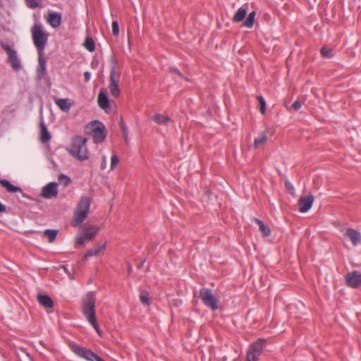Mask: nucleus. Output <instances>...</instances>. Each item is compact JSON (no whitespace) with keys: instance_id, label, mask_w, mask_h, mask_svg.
I'll return each instance as SVG.
<instances>
[{"instance_id":"nucleus-1","label":"nucleus","mask_w":361,"mask_h":361,"mask_svg":"<svg viewBox=\"0 0 361 361\" xmlns=\"http://www.w3.org/2000/svg\"><path fill=\"white\" fill-rule=\"evenodd\" d=\"M96 294L91 291L86 294L82 300V314L87 321L92 325L97 333L101 336L102 331L97 323L95 312Z\"/></svg>"},{"instance_id":"nucleus-2","label":"nucleus","mask_w":361,"mask_h":361,"mask_svg":"<svg viewBox=\"0 0 361 361\" xmlns=\"http://www.w3.org/2000/svg\"><path fill=\"white\" fill-rule=\"evenodd\" d=\"M91 200L87 196H82L75 209L72 226L74 227L80 226L87 219L90 212Z\"/></svg>"},{"instance_id":"nucleus-3","label":"nucleus","mask_w":361,"mask_h":361,"mask_svg":"<svg viewBox=\"0 0 361 361\" xmlns=\"http://www.w3.org/2000/svg\"><path fill=\"white\" fill-rule=\"evenodd\" d=\"M87 139L82 136H75L72 140L69 153L78 160L84 161L89 158L86 146Z\"/></svg>"},{"instance_id":"nucleus-4","label":"nucleus","mask_w":361,"mask_h":361,"mask_svg":"<svg viewBox=\"0 0 361 361\" xmlns=\"http://www.w3.org/2000/svg\"><path fill=\"white\" fill-rule=\"evenodd\" d=\"M32 38L37 53H44L48 42V34L41 24H35L31 28Z\"/></svg>"},{"instance_id":"nucleus-5","label":"nucleus","mask_w":361,"mask_h":361,"mask_svg":"<svg viewBox=\"0 0 361 361\" xmlns=\"http://www.w3.org/2000/svg\"><path fill=\"white\" fill-rule=\"evenodd\" d=\"M68 346L71 351L80 357L88 361H104L100 356L92 350L80 346L75 342H70Z\"/></svg>"},{"instance_id":"nucleus-6","label":"nucleus","mask_w":361,"mask_h":361,"mask_svg":"<svg viewBox=\"0 0 361 361\" xmlns=\"http://www.w3.org/2000/svg\"><path fill=\"white\" fill-rule=\"evenodd\" d=\"M200 298L203 304L213 311L219 308V300L213 294L212 290L208 288H202L200 290Z\"/></svg>"},{"instance_id":"nucleus-7","label":"nucleus","mask_w":361,"mask_h":361,"mask_svg":"<svg viewBox=\"0 0 361 361\" xmlns=\"http://www.w3.org/2000/svg\"><path fill=\"white\" fill-rule=\"evenodd\" d=\"M266 340L259 338L252 343L247 349V361H257L265 348Z\"/></svg>"},{"instance_id":"nucleus-8","label":"nucleus","mask_w":361,"mask_h":361,"mask_svg":"<svg viewBox=\"0 0 361 361\" xmlns=\"http://www.w3.org/2000/svg\"><path fill=\"white\" fill-rule=\"evenodd\" d=\"M99 232V228L96 226H87L81 233L77 235L75 241L80 245H84L87 240L90 241L94 239Z\"/></svg>"},{"instance_id":"nucleus-9","label":"nucleus","mask_w":361,"mask_h":361,"mask_svg":"<svg viewBox=\"0 0 361 361\" xmlns=\"http://www.w3.org/2000/svg\"><path fill=\"white\" fill-rule=\"evenodd\" d=\"M91 135L96 143L102 142L106 137L105 126L99 121H94L90 123Z\"/></svg>"},{"instance_id":"nucleus-10","label":"nucleus","mask_w":361,"mask_h":361,"mask_svg":"<svg viewBox=\"0 0 361 361\" xmlns=\"http://www.w3.org/2000/svg\"><path fill=\"white\" fill-rule=\"evenodd\" d=\"M1 47L7 52L8 61L13 71L18 72L22 68L20 59L18 57L17 51L13 49L5 42H1Z\"/></svg>"},{"instance_id":"nucleus-11","label":"nucleus","mask_w":361,"mask_h":361,"mask_svg":"<svg viewBox=\"0 0 361 361\" xmlns=\"http://www.w3.org/2000/svg\"><path fill=\"white\" fill-rule=\"evenodd\" d=\"M116 67L114 63H113L111 66L110 71V82L109 85V88L110 90V93L111 96L114 97H118L120 94L121 90L119 88V76L118 78H116Z\"/></svg>"},{"instance_id":"nucleus-12","label":"nucleus","mask_w":361,"mask_h":361,"mask_svg":"<svg viewBox=\"0 0 361 361\" xmlns=\"http://www.w3.org/2000/svg\"><path fill=\"white\" fill-rule=\"evenodd\" d=\"M345 285L352 288L361 286V273L358 271H352L345 276Z\"/></svg>"},{"instance_id":"nucleus-13","label":"nucleus","mask_w":361,"mask_h":361,"mask_svg":"<svg viewBox=\"0 0 361 361\" xmlns=\"http://www.w3.org/2000/svg\"><path fill=\"white\" fill-rule=\"evenodd\" d=\"M58 195V183L50 182L42 188L41 195L46 199H51Z\"/></svg>"},{"instance_id":"nucleus-14","label":"nucleus","mask_w":361,"mask_h":361,"mask_svg":"<svg viewBox=\"0 0 361 361\" xmlns=\"http://www.w3.org/2000/svg\"><path fill=\"white\" fill-rule=\"evenodd\" d=\"M38 65L37 67V75L39 80L43 79L47 73V60L44 57V53H37Z\"/></svg>"},{"instance_id":"nucleus-15","label":"nucleus","mask_w":361,"mask_h":361,"mask_svg":"<svg viewBox=\"0 0 361 361\" xmlns=\"http://www.w3.org/2000/svg\"><path fill=\"white\" fill-rule=\"evenodd\" d=\"M313 195L301 197L298 200L299 210L302 213L308 212L312 207L314 202Z\"/></svg>"},{"instance_id":"nucleus-16","label":"nucleus","mask_w":361,"mask_h":361,"mask_svg":"<svg viewBox=\"0 0 361 361\" xmlns=\"http://www.w3.org/2000/svg\"><path fill=\"white\" fill-rule=\"evenodd\" d=\"M345 235L350 239L354 246H357L361 243V234L359 231L353 228H348Z\"/></svg>"},{"instance_id":"nucleus-17","label":"nucleus","mask_w":361,"mask_h":361,"mask_svg":"<svg viewBox=\"0 0 361 361\" xmlns=\"http://www.w3.org/2000/svg\"><path fill=\"white\" fill-rule=\"evenodd\" d=\"M247 4H245L241 7H240L233 16L232 21L233 23L242 22L245 18L246 14L247 13Z\"/></svg>"},{"instance_id":"nucleus-18","label":"nucleus","mask_w":361,"mask_h":361,"mask_svg":"<svg viewBox=\"0 0 361 361\" xmlns=\"http://www.w3.org/2000/svg\"><path fill=\"white\" fill-rule=\"evenodd\" d=\"M1 185L8 192L10 193H16V192H22L21 188L14 185L9 180L6 179L0 180Z\"/></svg>"},{"instance_id":"nucleus-19","label":"nucleus","mask_w":361,"mask_h":361,"mask_svg":"<svg viewBox=\"0 0 361 361\" xmlns=\"http://www.w3.org/2000/svg\"><path fill=\"white\" fill-rule=\"evenodd\" d=\"M38 302L44 308H51L54 306V301L48 295H37Z\"/></svg>"},{"instance_id":"nucleus-20","label":"nucleus","mask_w":361,"mask_h":361,"mask_svg":"<svg viewBox=\"0 0 361 361\" xmlns=\"http://www.w3.org/2000/svg\"><path fill=\"white\" fill-rule=\"evenodd\" d=\"M56 106L63 112H69L72 104L68 99L56 98L54 99Z\"/></svg>"},{"instance_id":"nucleus-21","label":"nucleus","mask_w":361,"mask_h":361,"mask_svg":"<svg viewBox=\"0 0 361 361\" xmlns=\"http://www.w3.org/2000/svg\"><path fill=\"white\" fill-rule=\"evenodd\" d=\"M97 103L99 106L103 109L106 110L109 107V101L107 94L104 91H100L98 94Z\"/></svg>"},{"instance_id":"nucleus-22","label":"nucleus","mask_w":361,"mask_h":361,"mask_svg":"<svg viewBox=\"0 0 361 361\" xmlns=\"http://www.w3.org/2000/svg\"><path fill=\"white\" fill-rule=\"evenodd\" d=\"M61 19L60 13L53 12L49 14L47 21L53 27H58L61 23Z\"/></svg>"},{"instance_id":"nucleus-23","label":"nucleus","mask_w":361,"mask_h":361,"mask_svg":"<svg viewBox=\"0 0 361 361\" xmlns=\"http://www.w3.org/2000/svg\"><path fill=\"white\" fill-rule=\"evenodd\" d=\"M106 243L103 245H97L87 251V252L84 255L83 259H87L89 257H97L99 255V253L105 248Z\"/></svg>"},{"instance_id":"nucleus-24","label":"nucleus","mask_w":361,"mask_h":361,"mask_svg":"<svg viewBox=\"0 0 361 361\" xmlns=\"http://www.w3.org/2000/svg\"><path fill=\"white\" fill-rule=\"evenodd\" d=\"M51 139V135L48 130L47 126L43 123H40V140L42 143H46Z\"/></svg>"},{"instance_id":"nucleus-25","label":"nucleus","mask_w":361,"mask_h":361,"mask_svg":"<svg viewBox=\"0 0 361 361\" xmlns=\"http://www.w3.org/2000/svg\"><path fill=\"white\" fill-rule=\"evenodd\" d=\"M153 121H154L157 123L159 125H165L167 126L169 123L172 122V120L170 117L162 115L161 114H156L153 116Z\"/></svg>"},{"instance_id":"nucleus-26","label":"nucleus","mask_w":361,"mask_h":361,"mask_svg":"<svg viewBox=\"0 0 361 361\" xmlns=\"http://www.w3.org/2000/svg\"><path fill=\"white\" fill-rule=\"evenodd\" d=\"M256 16V11H253L250 12L247 18L243 22V26L247 28H252L255 24V20Z\"/></svg>"},{"instance_id":"nucleus-27","label":"nucleus","mask_w":361,"mask_h":361,"mask_svg":"<svg viewBox=\"0 0 361 361\" xmlns=\"http://www.w3.org/2000/svg\"><path fill=\"white\" fill-rule=\"evenodd\" d=\"M255 222L259 226L260 231L264 234V236L267 237L271 234V229L264 224V223L258 219H255Z\"/></svg>"},{"instance_id":"nucleus-28","label":"nucleus","mask_w":361,"mask_h":361,"mask_svg":"<svg viewBox=\"0 0 361 361\" xmlns=\"http://www.w3.org/2000/svg\"><path fill=\"white\" fill-rule=\"evenodd\" d=\"M59 231L57 229H47L44 231V235L48 238L49 243H53Z\"/></svg>"},{"instance_id":"nucleus-29","label":"nucleus","mask_w":361,"mask_h":361,"mask_svg":"<svg viewBox=\"0 0 361 361\" xmlns=\"http://www.w3.org/2000/svg\"><path fill=\"white\" fill-rule=\"evenodd\" d=\"M267 140V136L265 133H261L258 137H256L254 140L252 147L257 149L260 145H264Z\"/></svg>"},{"instance_id":"nucleus-30","label":"nucleus","mask_w":361,"mask_h":361,"mask_svg":"<svg viewBox=\"0 0 361 361\" xmlns=\"http://www.w3.org/2000/svg\"><path fill=\"white\" fill-rule=\"evenodd\" d=\"M320 53L322 56L326 59H331L334 56V53L333 51V49L331 48H329L327 47H323L321 50Z\"/></svg>"},{"instance_id":"nucleus-31","label":"nucleus","mask_w":361,"mask_h":361,"mask_svg":"<svg viewBox=\"0 0 361 361\" xmlns=\"http://www.w3.org/2000/svg\"><path fill=\"white\" fill-rule=\"evenodd\" d=\"M84 47L87 50L92 52L95 50V44L94 40L91 37H87L84 42Z\"/></svg>"},{"instance_id":"nucleus-32","label":"nucleus","mask_w":361,"mask_h":361,"mask_svg":"<svg viewBox=\"0 0 361 361\" xmlns=\"http://www.w3.org/2000/svg\"><path fill=\"white\" fill-rule=\"evenodd\" d=\"M59 181L61 184L63 185L64 186H68L71 182V178L63 173H61L59 176Z\"/></svg>"},{"instance_id":"nucleus-33","label":"nucleus","mask_w":361,"mask_h":361,"mask_svg":"<svg viewBox=\"0 0 361 361\" xmlns=\"http://www.w3.org/2000/svg\"><path fill=\"white\" fill-rule=\"evenodd\" d=\"M257 99L260 104V111L262 114H265L267 106L266 101L262 96H258Z\"/></svg>"},{"instance_id":"nucleus-34","label":"nucleus","mask_w":361,"mask_h":361,"mask_svg":"<svg viewBox=\"0 0 361 361\" xmlns=\"http://www.w3.org/2000/svg\"><path fill=\"white\" fill-rule=\"evenodd\" d=\"M119 164V159L116 154H113L111 158V170H114Z\"/></svg>"},{"instance_id":"nucleus-35","label":"nucleus","mask_w":361,"mask_h":361,"mask_svg":"<svg viewBox=\"0 0 361 361\" xmlns=\"http://www.w3.org/2000/svg\"><path fill=\"white\" fill-rule=\"evenodd\" d=\"M111 27L113 35L118 36L119 34V25L117 20H113Z\"/></svg>"},{"instance_id":"nucleus-36","label":"nucleus","mask_w":361,"mask_h":361,"mask_svg":"<svg viewBox=\"0 0 361 361\" xmlns=\"http://www.w3.org/2000/svg\"><path fill=\"white\" fill-rule=\"evenodd\" d=\"M140 300L142 303L149 305L150 304L148 293L147 292H142L140 295Z\"/></svg>"},{"instance_id":"nucleus-37","label":"nucleus","mask_w":361,"mask_h":361,"mask_svg":"<svg viewBox=\"0 0 361 361\" xmlns=\"http://www.w3.org/2000/svg\"><path fill=\"white\" fill-rule=\"evenodd\" d=\"M120 126H121V128L122 130L123 136H124V137L126 139V141H127L128 131L127 126H126V124L124 123L123 120L121 121Z\"/></svg>"},{"instance_id":"nucleus-38","label":"nucleus","mask_w":361,"mask_h":361,"mask_svg":"<svg viewBox=\"0 0 361 361\" xmlns=\"http://www.w3.org/2000/svg\"><path fill=\"white\" fill-rule=\"evenodd\" d=\"M26 3L30 8H35L39 6V3L36 0H26Z\"/></svg>"},{"instance_id":"nucleus-39","label":"nucleus","mask_w":361,"mask_h":361,"mask_svg":"<svg viewBox=\"0 0 361 361\" xmlns=\"http://www.w3.org/2000/svg\"><path fill=\"white\" fill-rule=\"evenodd\" d=\"M302 107V102L300 100H295L292 104V108L295 111H298Z\"/></svg>"},{"instance_id":"nucleus-40","label":"nucleus","mask_w":361,"mask_h":361,"mask_svg":"<svg viewBox=\"0 0 361 361\" xmlns=\"http://www.w3.org/2000/svg\"><path fill=\"white\" fill-rule=\"evenodd\" d=\"M169 71L171 73H176L178 76H180V78H183V75H182V73L179 71V70L176 68H174V67H170L169 68Z\"/></svg>"},{"instance_id":"nucleus-41","label":"nucleus","mask_w":361,"mask_h":361,"mask_svg":"<svg viewBox=\"0 0 361 361\" xmlns=\"http://www.w3.org/2000/svg\"><path fill=\"white\" fill-rule=\"evenodd\" d=\"M84 77L86 82H89L91 78V73L90 71H85L84 73Z\"/></svg>"},{"instance_id":"nucleus-42","label":"nucleus","mask_w":361,"mask_h":361,"mask_svg":"<svg viewBox=\"0 0 361 361\" xmlns=\"http://www.w3.org/2000/svg\"><path fill=\"white\" fill-rule=\"evenodd\" d=\"M102 159H103V163L101 165V169L104 170L106 169V158L105 156H103Z\"/></svg>"},{"instance_id":"nucleus-43","label":"nucleus","mask_w":361,"mask_h":361,"mask_svg":"<svg viewBox=\"0 0 361 361\" xmlns=\"http://www.w3.org/2000/svg\"><path fill=\"white\" fill-rule=\"evenodd\" d=\"M128 274H130L133 270V267L130 263H127Z\"/></svg>"},{"instance_id":"nucleus-44","label":"nucleus","mask_w":361,"mask_h":361,"mask_svg":"<svg viewBox=\"0 0 361 361\" xmlns=\"http://www.w3.org/2000/svg\"><path fill=\"white\" fill-rule=\"evenodd\" d=\"M286 187L287 188H293V186L289 183V182H286Z\"/></svg>"},{"instance_id":"nucleus-45","label":"nucleus","mask_w":361,"mask_h":361,"mask_svg":"<svg viewBox=\"0 0 361 361\" xmlns=\"http://www.w3.org/2000/svg\"><path fill=\"white\" fill-rule=\"evenodd\" d=\"M145 261H146V259H144L140 262V265L138 266V267H139V268H140V267H141L144 264V263L145 262Z\"/></svg>"}]
</instances>
